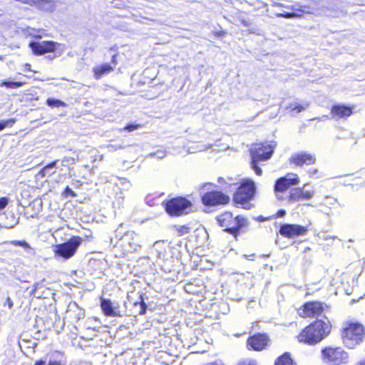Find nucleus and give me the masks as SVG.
Listing matches in <instances>:
<instances>
[{
    "label": "nucleus",
    "mask_w": 365,
    "mask_h": 365,
    "mask_svg": "<svg viewBox=\"0 0 365 365\" xmlns=\"http://www.w3.org/2000/svg\"><path fill=\"white\" fill-rule=\"evenodd\" d=\"M331 324L329 319L324 317L323 319H317L307 326L299 334L298 339L309 345H314L326 338L331 332Z\"/></svg>",
    "instance_id": "nucleus-1"
},
{
    "label": "nucleus",
    "mask_w": 365,
    "mask_h": 365,
    "mask_svg": "<svg viewBox=\"0 0 365 365\" xmlns=\"http://www.w3.org/2000/svg\"><path fill=\"white\" fill-rule=\"evenodd\" d=\"M364 336V328L361 324L352 322L344 324L341 338L346 347L354 349L363 341Z\"/></svg>",
    "instance_id": "nucleus-2"
},
{
    "label": "nucleus",
    "mask_w": 365,
    "mask_h": 365,
    "mask_svg": "<svg viewBox=\"0 0 365 365\" xmlns=\"http://www.w3.org/2000/svg\"><path fill=\"white\" fill-rule=\"evenodd\" d=\"M274 152V147L267 143H256L250 149L251 168L257 175H262V170L259 166L261 161L269 160Z\"/></svg>",
    "instance_id": "nucleus-3"
},
{
    "label": "nucleus",
    "mask_w": 365,
    "mask_h": 365,
    "mask_svg": "<svg viewBox=\"0 0 365 365\" xmlns=\"http://www.w3.org/2000/svg\"><path fill=\"white\" fill-rule=\"evenodd\" d=\"M191 207V202L182 197L173 198L165 203V209L170 215L187 214L190 212Z\"/></svg>",
    "instance_id": "nucleus-4"
},
{
    "label": "nucleus",
    "mask_w": 365,
    "mask_h": 365,
    "mask_svg": "<svg viewBox=\"0 0 365 365\" xmlns=\"http://www.w3.org/2000/svg\"><path fill=\"white\" fill-rule=\"evenodd\" d=\"M255 185L252 180H246L238 186L233 195V200L236 204L244 205L251 200L254 196Z\"/></svg>",
    "instance_id": "nucleus-5"
},
{
    "label": "nucleus",
    "mask_w": 365,
    "mask_h": 365,
    "mask_svg": "<svg viewBox=\"0 0 365 365\" xmlns=\"http://www.w3.org/2000/svg\"><path fill=\"white\" fill-rule=\"evenodd\" d=\"M322 356L330 365H340L348 361V354L340 347H327L322 350Z\"/></svg>",
    "instance_id": "nucleus-6"
},
{
    "label": "nucleus",
    "mask_w": 365,
    "mask_h": 365,
    "mask_svg": "<svg viewBox=\"0 0 365 365\" xmlns=\"http://www.w3.org/2000/svg\"><path fill=\"white\" fill-rule=\"evenodd\" d=\"M202 201L206 206L224 205L229 203L230 197L221 191H209L202 196Z\"/></svg>",
    "instance_id": "nucleus-7"
},
{
    "label": "nucleus",
    "mask_w": 365,
    "mask_h": 365,
    "mask_svg": "<svg viewBox=\"0 0 365 365\" xmlns=\"http://www.w3.org/2000/svg\"><path fill=\"white\" fill-rule=\"evenodd\" d=\"M299 182V178L295 173H288L284 177L277 180L274 185L276 192H283L292 185H297Z\"/></svg>",
    "instance_id": "nucleus-8"
},
{
    "label": "nucleus",
    "mask_w": 365,
    "mask_h": 365,
    "mask_svg": "<svg viewBox=\"0 0 365 365\" xmlns=\"http://www.w3.org/2000/svg\"><path fill=\"white\" fill-rule=\"evenodd\" d=\"M56 45H58V43L52 41H43L41 42L31 41L29 43L30 48L34 54L36 56L55 51Z\"/></svg>",
    "instance_id": "nucleus-9"
},
{
    "label": "nucleus",
    "mask_w": 365,
    "mask_h": 365,
    "mask_svg": "<svg viewBox=\"0 0 365 365\" xmlns=\"http://www.w3.org/2000/svg\"><path fill=\"white\" fill-rule=\"evenodd\" d=\"M308 231L307 227L295 224H284L281 225L279 233L287 237L294 238L305 235Z\"/></svg>",
    "instance_id": "nucleus-10"
},
{
    "label": "nucleus",
    "mask_w": 365,
    "mask_h": 365,
    "mask_svg": "<svg viewBox=\"0 0 365 365\" xmlns=\"http://www.w3.org/2000/svg\"><path fill=\"white\" fill-rule=\"evenodd\" d=\"M220 227H224V230L232 235H236V220L233 217L231 212H225L217 218Z\"/></svg>",
    "instance_id": "nucleus-11"
},
{
    "label": "nucleus",
    "mask_w": 365,
    "mask_h": 365,
    "mask_svg": "<svg viewBox=\"0 0 365 365\" xmlns=\"http://www.w3.org/2000/svg\"><path fill=\"white\" fill-rule=\"evenodd\" d=\"M324 307H327V306L319 302H308L304 304L302 312H301L300 314L304 317L319 315L324 311Z\"/></svg>",
    "instance_id": "nucleus-12"
},
{
    "label": "nucleus",
    "mask_w": 365,
    "mask_h": 365,
    "mask_svg": "<svg viewBox=\"0 0 365 365\" xmlns=\"http://www.w3.org/2000/svg\"><path fill=\"white\" fill-rule=\"evenodd\" d=\"M269 339L265 334H258L249 337L247 344L255 351H262L268 344Z\"/></svg>",
    "instance_id": "nucleus-13"
},
{
    "label": "nucleus",
    "mask_w": 365,
    "mask_h": 365,
    "mask_svg": "<svg viewBox=\"0 0 365 365\" xmlns=\"http://www.w3.org/2000/svg\"><path fill=\"white\" fill-rule=\"evenodd\" d=\"M84 316V310L80 308L76 302H71L68 304L65 318L71 323L78 322Z\"/></svg>",
    "instance_id": "nucleus-14"
},
{
    "label": "nucleus",
    "mask_w": 365,
    "mask_h": 365,
    "mask_svg": "<svg viewBox=\"0 0 365 365\" xmlns=\"http://www.w3.org/2000/svg\"><path fill=\"white\" fill-rule=\"evenodd\" d=\"M315 160L316 159L314 155L304 152L294 153L289 158L290 163H293L297 166L312 165L315 163Z\"/></svg>",
    "instance_id": "nucleus-15"
},
{
    "label": "nucleus",
    "mask_w": 365,
    "mask_h": 365,
    "mask_svg": "<svg viewBox=\"0 0 365 365\" xmlns=\"http://www.w3.org/2000/svg\"><path fill=\"white\" fill-rule=\"evenodd\" d=\"M101 307L106 316L122 317L118 304L115 305L110 299H101Z\"/></svg>",
    "instance_id": "nucleus-16"
},
{
    "label": "nucleus",
    "mask_w": 365,
    "mask_h": 365,
    "mask_svg": "<svg viewBox=\"0 0 365 365\" xmlns=\"http://www.w3.org/2000/svg\"><path fill=\"white\" fill-rule=\"evenodd\" d=\"M352 108L344 105H334L331 109V118H344L352 114Z\"/></svg>",
    "instance_id": "nucleus-17"
},
{
    "label": "nucleus",
    "mask_w": 365,
    "mask_h": 365,
    "mask_svg": "<svg viewBox=\"0 0 365 365\" xmlns=\"http://www.w3.org/2000/svg\"><path fill=\"white\" fill-rule=\"evenodd\" d=\"M82 241L80 237L73 236L67 242L58 245L56 251H76Z\"/></svg>",
    "instance_id": "nucleus-18"
},
{
    "label": "nucleus",
    "mask_w": 365,
    "mask_h": 365,
    "mask_svg": "<svg viewBox=\"0 0 365 365\" xmlns=\"http://www.w3.org/2000/svg\"><path fill=\"white\" fill-rule=\"evenodd\" d=\"M113 71V67L108 63H104L95 66L93 69V76L96 79H100L103 76L110 73Z\"/></svg>",
    "instance_id": "nucleus-19"
},
{
    "label": "nucleus",
    "mask_w": 365,
    "mask_h": 365,
    "mask_svg": "<svg viewBox=\"0 0 365 365\" xmlns=\"http://www.w3.org/2000/svg\"><path fill=\"white\" fill-rule=\"evenodd\" d=\"M274 365H295L292 359L290 356V354L288 352L284 353L281 356L277 358Z\"/></svg>",
    "instance_id": "nucleus-20"
},
{
    "label": "nucleus",
    "mask_w": 365,
    "mask_h": 365,
    "mask_svg": "<svg viewBox=\"0 0 365 365\" xmlns=\"http://www.w3.org/2000/svg\"><path fill=\"white\" fill-rule=\"evenodd\" d=\"M302 200L300 187H295L290 190L288 196V202L289 203H295Z\"/></svg>",
    "instance_id": "nucleus-21"
},
{
    "label": "nucleus",
    "mask_w": 365,
    "mask_h": 365,
    "mask_svg": "<svg viewBox=\"0 0 365 365\" xmlns=\"http://www.w3.org/2000/svg\"><path fill=\"white\" fill-rule=\"evenodd\" d=\"M5 244L13 245L16 247H20L23 250H33L34 247H31L30 245L25 240H13L10 242H6Z\"/></svg>",
    "instance_id": "nucleus-22"
},
{
    "label": "nucleus",
    "mask_w": 365,
    "mask_h": 365,
    "mask_svg": "<svg viewBox=\"0 0 365 365\" xmlns=\"http://www.w3.org/2000/svg\"><path fill=\"white\" fill-rule=\"evenodd\" d=\"M237 226H236V234L239 232V230L245 227L248 225V220L244 217L240 215H237L235 217Z\"/></svg>",
    "instance_id": "nucleus-23"
},
{
    "label": "nucleus",
    "mask_w": 365,
    "mask_h": 365,
    "mask_svg": "<svg viewBox=\"0 0 365 365\" xmlns=\"http://www.w3.org/2000/svg\"><path fill=\"white\" fill-rule=\"evenodd\" d=\"M75 252H55L54 259L58 262H63L71 258Z\"/></svg>",
    "instance_id": "nucleus-24"
},
{
    "label": "nucleus",
    "mask_w": 365,
    "mask_h": 365,
    "mask_svg": "<svg viewBox=\"0 0 365 365\" xmlns=\"http://www.w3.org/2000/svg\"><path fill=\"white\" fill-rule=\"evenodd\" d=\"M22 82H17V81H4L1 83L0 86L1 87H6L9 88H17L23 86Z\"/></svg>",
    "instance_id": "nucleus-25"
},
{
    "label": "nucleus",
    "mask_w": 365,
    "mask_h": 365,
    "mask_svg": "<svg viewBox=\"0 0 365 365\" xmlns=\"http://www.w3.org/2000/svg\"><path fill=\"white\" fill-rule=\"evenodd\" d=\"M46 104L52 108L54 107H60V106H66V104L65 102L59 100V99H55V98H48L46 101Z\"/></svg>",
    "instance_id": "nucleus-26"
},
{
    "label": "nucleus",
    "mask_w": 365,
    "mask_h": 365,
    "mask_svg": "<svg viewBox=\"0 0 365 365\" xmlns=\"http://www.w3.org/2000/svg\"><path fill=\"white\" fill-rule=\"evenodd\" d=\"M139 298H140V302H136L134 303V305L135 307L138 306L139 307V311H138V313L139 314H145L146 312V310H147V305L144 302L143 299V297L142 295H140L139 296Z\"/></svg>",
    "instance_id": "nucleus-27"
},
{
    "label": "nucleus",
    "mask_w": 365,
    "mask_h": 365,
    "mask_svg": "<svg viewBox=\"0 0 365 365\" xmlns=\"http://www.w3.org/2000/svg\"><path fill=\"white\" fill-rule=\"evenodd\" d=\"M275 16L277 17L286 18V19H293V18H299L302 16V14H298L297 12H284V13H277Z\"/></svg>",
    "instance_id": "nucleus-28"
},
{
    "label": "nucleus",
    "mask_w": 365,
    "mask_h": 365,
    "mask_svg": "<svg viewBox=\"0 0 365 365\" xmlns=\"http://www.w3.org/2000/svg\"><path fill=\"white\" fill-rule=\"evenodd\" d=\"M301 198L302 200H309L314 195V191L313 190H304V187H300Z\"/></svg>",
    "instance_id": "nucleus-29"
},
{
    "label": "nucleus",
    "mask_w": 365,
    "mask_h": 365,
    "mask_svg": "<svg viewBox=\"0 0 365 365\" xmlns=\"http://www.w3.org/2000/svg\"><path fill=\"white\" fill-rule=\"evenodd\" d=\"M58 160L53 161L52 163L48 164L45 167H43L39 172V175L42 177H45L46 175V170H49L50 169L56 168V165Z\"/></svg>",
    "instance_id": "nucleus-30"
},
{
    "label": "nucleus",
    "mask_w": 365,
    "mask_h": 365,
    "mask_svg": "<svg viewBox=\"0 0 365 365\" xmlns=\"http://www.w3.org/2000/svg\"><path fill=\"white\" fill-rule=\"evenodd\" d=\"M309 106L308 103H304L303 105H300L298 103H295L294 105H290L289 108H292V110H297V113L302 112L304 110Z\"/></svg>",
    "instance_id": "nucleus-31"
},
{
    "label": "nucleus",
    "mask_w": 365,
    "mask_h": 365,
    "mask_svg": "<svg viewBox=\"0 0 365 365\" xmlns=\"http://www.w3.org/2000/svg\"><path fill=\"white\" fill-rule=\"evenodd\" d=\"M237 365H257V362L253 359H243L238 361Z\"/></svg>",
    "instance_id": "nucleus-32"
},
{
    "label": "nucleus",
    "mask_w": 365,
    "mask_h": 365,
    "mask_svg": "<svg viewBox=\"0 0 365 365\" xmlns=\"http://www.w3.org/2000/svg\"><path fill=\"white\" fill-rule=\"evenodd\" d=\"M76 162L74 158L72 157H64L61 160V165L63 166H68L69 165H73Z\"/></svg>",
    "instance_id": "nucleus-33"
},
{
    "label": "nucleus",
    "mask_w": 365,
    "mask_h": 365,
    "mask_svg": "<svg viewBox=\"0 0 365 365\" xmlns=\"http://www.w3.org/2000/svg\"><path fill=\"white\" fill-rule=\"evenodd\" d=\"M286 8L287 9H292V10H296V11H300L302 13L312 14V11H310L309 8L307 7V6H304V7H301L300 9H297L295 6H286Z\"/></svg>",
    "instance_id": "nucleus-34"
},
{
    "label": "nucleus",
    "mask_w": 365,
    "mask_h": 365,
    "mask_svg": "<svg viewBox=\"0 0 365 365\" xmlns=\"http://www.w3.org/2000/svg\"><path fill=\"white\" fill-rule=\"evenodd\" d=\"M140 127H141V125L140 124L130 123V124H128L123 128V130H126V131H128V132H132V131H134V130L138 129Z\"/></svg>",
    "instance_id": "nucleus-35"
},
{
    "label": "nucleus",
    "mask_w": 365,
    "mask_h": 365,
    "mask_svg": "<svg viewBox=\"0 0 365 365\" xmlns=\"http://www.w3.org/2000/svg\"><path fill=\"white\" fill-rule=\"evenodd\" d=\"M14 120L12 119H9L7 120H1L0 121V131L4 129L7 126H11Z\"/></svg>",
    "instance_id": "nucleus-36"
},
{
    "label": "nucleus",
    "mask_w": 365,
    "mask_h": 365,
    "mask_svg": "<svg viewBox=\"0 0 365 365\" xmlns=\"http://www.w3.org/2000/svg\"><path fill=\"white\" fill-rule=\"evenodd\" d=\"M172 246L170 247V249L175 250L176 251H180L182 249V243L181 242H171Z\"/></svg>",
    "instance_id": "nucleus-37"
},
{
    "label": "nucleus",
    "mask_w": 365,
    "mask_h": 365,
    "mask_svg": "<svg viewBox=\"0 0 365 365\" xmlns=\"http://www.w3.org/2000/svg\"><path fill=\"white\" fill-rule=\"evenodd\" d=\"M9 203V198L2 197L0 198V210L4 209Z\"/></svg>",
    "instance_id": "nucleus-38"
},
{
    "label": "nucleus",
    "mask_w": 365,
    "mask_h": 365,
    "mask_svg": "<svg viewBox=\"0 0 365 365\" xmlns=\"http://www.w3.org/2000/svg\"><path fill=\"white\" fill-rule=\"evenodd\" d=\"M63 195L65 197H68V195L75 197L76 195L68 186H67L63 192Z\"/></svg>",
    "instance_id": "nucleus-39"
},
{
    "label": "nucleus",
    "mask_w": 365,
    "mask_h": 365,
    "mask_svg": "<svg viewBox=\"0 0 365 365\" xmlns=\"http://www.w3.org/2000/svg\"><path fill=\"white\" fill-rule=\"evenodd\" d=\"M150 155L152 156H156L158 158L162 159L166 155V153L164 150H160Z\"/></svg>",
    "instance_id": "nucleus-40"
},
{
    "label": "nucleus",
    "mask_w": 365,
    "mask_h": 365,
    "mask_svg": "<svg viewBox=\"0 0 365 365\" xmlns=\"http://www.w3.org/2000/svg\"><path fill=\"white\" fill-rule=\"evenodd\" d=\"M123 224H120L119 227L115 231L117 236L121 235L123 233L126 232L125 230H123Z\"/></svg>",
    "instance_id": "nucleus-41"
},
{
    "label": "nucleus",
    "mask_w": 365,
    "mask_h": 365,
    "mask_svg": "<svg viewBox=\"0 0 365 365\" xmlns=\"http://www.w3.org/2000/svg\"><path fill=\"white\" fill-rule=\"evenodd\" d=\"M48 365H65V364H62L60 361H51V360H50L48 361Z\"/></svg>",
    "instance_id": "nucleus-42"
},
{
    "label": "nucleus",
    "mask_w": 365,
    "mask_h": 365,
    "mask_svg": "<svg viewBox=\"0 0 365 365\" xmlns=\"http://www.w3.org/2000/svg\"><path fill=\"white\" fill-rule=\"evenodd\" d=\"M6 304H8L9 308H11L13 307V302L9 297L6 298Z\"/></svg>",
    "instance_id": "nucleus-43"
},
{
    "label": "nucleus",
    "mask_w": 365,
    "mask_h": 365,
    "mask_svg": "<svg viewBox=\"0 0 365 365\" xmlns=\"http://www.w3.org/2000/svg\"><path fill=\"white\" fill-rule=\"evenodd\" d=\"M286 212L284 210H279L277 212V216L278 217H283L285 215Z\"/></svg>",
    "instance_id": "nucleus-44"
},
{
    "label": "nucleus",
    "mask_w": 365,
    "mask_h": 365,
    "mask_svg": "<svg viewBox=\"0 0 365 365\" xmlns=\"http://www.w3.org/2000/svg\"><path fill=\"white\" fill-rule=\"evenodd\" d=\"M161 244H165V242L164 241H157L154 244V247L155 249H158L159 245H161Z\"/></svg>",
    "instance_id": "nucleus-45"
},
{
    "label": "nucleus",
    "mask_w": 365,
    "mask_h": 365,
    "mask_svg": "<svg viewBox=\"0 0 365 365\" xmlns=\"http://www.w3.org/2000/svg\"><path fill=\"white\" fill-rule=\"evenodd\" d=\"M116 58H117V55L116 54H114L113 56H112V58H111V63L114 65H116L117 64V61H116Z\"/></svg>",
    "instance_id": "nucleus-46"
},
{
    "label": "nucleus",
    "mask_w": 365,
    "mask_h": 365,
    "mask_svg": "<svg viewBox=\"0 0 365 365\" xmlns=\"http://www.w3.org/2000/svg\"><path fill=\"white\" fill-rule=\"evenodd\" d=\"M34 365H46V362L43 360H38L35 362Z\"/></svg>",
    "instance_id": "nucleus-47"
},
{
    "label": "nucleus",
    "mask_w": 365,
    "mask_h": 365,
    "mask_svg": "<svg viewBox=\"0 0 365 365\" xmlns=\"http://www.w3.org/2000/svg\"><path fill=\"white\" fill-rule=\"evenodd\" d=\"M274 6H284L286 8L287 6H284L282 4L279 2H274L272 4Z\"/></svg>",
    "instance_id": "nucleus-48"
},
{
    "label": "nucleus",
    "mask_w": 365,
    "mask_h": 365,
    "mask_svg": "<svg viewBox=\"0 0 365 365\" xmlns=\"http://www.w3.org/2000/svg\"><path fill=\"white\" fill-rule=\"evenodd\" d=\"M355 365H365V359L359 361Z\"/></svg>",
    "instance_id": "nucleus-49"
},
{
    "label": "nucleus",
    "mask_w": 365,
    "mask_h": 365,
    "mask_svg": "<svg viewBox=\"0 0 365 365\" xmlns=\"http://www.w3.org/2000/svg\"><path fill=\"white\" fill-rule=\"evenodd\" d=\"M254 255H255V254L253 253V254H250V255H244V257H245V258H247V259L252 260V257Z\"/></svg>",
    "instance_id": "nucleus-50"
},
{
    "label": "nucleus",
    "mask_w": 365,
    "mask_h": 365,
    "mask_svg": "<svg viewBox=\"0 0 365 365\" xmlns=\"http://www.w3.org/2000/svg\"><path fill=\"white\" fill-rule=\"evenodd\" d=\"M317 173V170H313L309 171L310 175H313L316 174Z\"/></svg>",
    "instance_id": "nucleus-51"
},
{
    "label": "nucleus",
    "mask_w": 365,
    "mask_h": 365,
    "mask_svg": "<svg viewBox=\"0 0 365 365\" xmlns=\"http://www.w3.org/2000/svg\"><path fill=\"white\" fill-rule=\"evenodd\" d=\"M269 255H260L259 256V258H264V257H268Z\"/></svg>",
    "instance_id": "nucleus-52"
},
{
    "label": "nucleus",
    "mask_w": 365,
    "mask_h": 365,
    "mask_svg": "<svg viewBox=\"0 0 365 365\" xmlns=\"http://www.w3.org/2000/svg\"><path fill=\"white\" fill-rule=\"evenodd\" d=\"M229 185H230V187H232V186H233V185H234V186H236V185H237V184H236V183H233V184H232V183H229Z\"/></svg>",
    "instance_id": "nucleus-53"
},
{
    "label": "nucleus",
    "mask_w": 365,
    "mask_h": 365,
    "mask_svg": "<svg viewBox=\"0 0 365 365\" xmlns=\"http://www.w3.org/2000/svg\"><path fill=\"white\" fill-rule=\"evenodd\" d=\"M243 24L247 26H249V24L246 21H243Z\"/></svg>",
    "instance_id": "nucleus-54"
},
{
    "label": "nucleus",
    "mask_w": 365,
    "mask_h": 365,
    "mask_svg": "<svg viewBox=\"0 0 365 365\" xmlns=\"http://www.w3.org/2000/svg\"><path fill=\"white\" fill-rule=\"evenodd\" d=\"M223 180H223V178H219V179H218V182H222V181H223Z\"/></svg>",
    "instance_id": "nucleus-55"
},
{
    "label": "nucleus",
    "mask_w": 365,
    "mask_h": 365,
    "mask_svg": "<svg viewBox=\"0 0 365 365\" xmlns=\"http://www.w3.org/2000/svg\"><path fill=\"white\" fill-rule=\"evenodd\" d=\"M307 250H309V247H304V252L307 251Z\"/></svg>",
    "instance_id": "nucleus-56"
},
{
    "label": "nucleus",
    "mask_w": 365,
    "mask_h": 365,
    "mask_svg": "<svg viewBox=\"0 0 365 365\" xmlns=\"http://www.w3.org/2000/svg\"><path fill=\"white\" fill-rule=\"evenodd\" d=\"M29 66H30L29 64H26V68H29Z\"/></svg>",
    "instance_id": "nucleus-57"
},
{
    "label": "nucleus",
    "mask_w": 365,
    "mask_h": 365,
    "mask_svg": "<svg viewBox=\"0 0 365 365\" xmlns=\"http://www.w3.org/2000/svg\"><path fill=\"white\" fill-rule=\"evenodd\" d=\"M29 66H30L29 64H26V68H29Z\"/></svg>",
    "instance_id": "nucleus-58"
},
{
    "label": "nucleus",
    "mask_w": 365,
    "mask_h": 365,
    "mask_svg": "<svg viewBox=\"0 0 365 365\" xmlns=\"http://www.w3.org/2000/svg\"><path fill=\"white\" fill-rule=\"evenodd\" d=\"M184 247H185V248H187V244H186V243H185V244H184Z\"/></svg>",
    "instance_id": "nucleus-59"
},
{
    "label": "nucleus",
    "mask_w": 365,
    "mask_h": 365,
    "mask_svg": "<svg viewBox=\"0 0 365 365\" xmlns=\"http://www.w3.org/2000/svg\"><path fill=\"white\" fill-rule=\"evenodd\" d=\"M207 184H205V185H204V186H203V187H205L207 186Z\"/></svg>",
    "instance_id": "nucleus-60"
},
{
    "label": "nucleus",
    "mask_w": 365,
    "mask_h": 365,
    "mask_svg": "<svg viewBox=\"0 0 365 365\" xmlns=\"http://www.w3.org/2000/svg\"><path fill=\"white\" fill-rule=\"evenodd\" d=\"M364 135H365V133H364Z\"/></svg>",
    "instance_id": "nucleus-61"
}]
</instances>
